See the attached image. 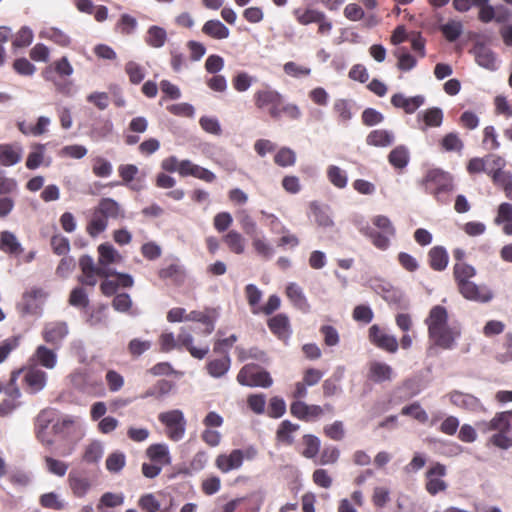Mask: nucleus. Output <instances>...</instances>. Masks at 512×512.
<instances>
[{
  "label": "nucleus",
  "mask_w": 512,
  "mask_h": 512,
  "mask_svg": "<svg viewBox=\"0 0 512 512\" xmlns=\"http://www.w3.org/2000/svg\"><path fill=\"white\" fill-rule=\"evenodd\" d=\"M428 337L432 345L443 350H451L461 336L460 324L449 323V314L442 305L433 306L425 319Z\"/></svg>",
  "instance_id": "f257e3e1"
},
{
  "label": "nucleus",
  "mask_w": 512,
  "mask_h": 512,
  "mask_svg": "<svg viewBox=\"0 0 512 512\" xmlns=\"http://www.w3.org/2000/svg\"><path fill=\"white\" fill-rule=\"evenodd\" d=\"M476 274V268L466 262L453 266V278L462 297L477 303H488L494 298V293L487 285H479L471 280Z\"/></svg>",
  "instance_id": "f03ea898"
},
{
  "label": "nucleus",
  "mask_w": 512,
  "mask_h": 512,
  "mask_svg": "<svg viewBox=\"0 0 512 512\" xmlns=\"http://www.w3.org/2000/svg\"><path fill=\"white\" fill-rule=\"evenodd\" d=\"M511 420L512 410H508L497 412L492 419L478 421L475 425L482 434L495 432L487 440V445L508 450L512 447Z\"/></svg>",
  "instance_id": "7ed1b4c3"
},
{
  "label": "nucleus",
  "mask_w": 512,
  "mask_h": 512,
  "mask_svg": "<svg viewBox=\"0 0 512 512\" xmlns=\"http://www.w3.org/2000/svg\"><path fill=\"white\" fill-rule=\"evenodd\" d=\"M420 185L441 205L450 203L455 188L453 176L440 168L429 169L420 180Z\"/></svg>",
  "instance_id": "20e7f679"
},
{
  "label": "nucleus",
  "mask_w": 512,
  "mask_h": 512,
  "mask_svg": "<svg viewBox=\"0 0 512 512\" xmlns=\"http://www.w3.org/2000/svg\"><path fill=\"white\" fill-rule=\"evenodd\" d=\"M73 73V67L67 57H62L47 66L42 75L45 80L51 81L58 92L68 95L72 89V83L65 78Z\"/></svg>",
  "instance_id": "39448f33"
},
{
  "label": "nucleus",
  "mask_w": 512,
  "mask_h": 512,
  "mask_svg": "<svg viewBox=\"0 0 512 512\" xmlns=\"http://www.w3.org/2000/svg\"><path fill=\"white\" fill-rule=\"evenodd\" d=\"M284 100L283 95L269 85H263L253 94V102L257 109L267 110L273 120H279L278 107Z\"/></svg>",
  "instance_id": "423d86ee"
},
{
  "label": "nucleus",
  "mask_w": 512,
  "mask_h": 512,
  "mask_svg": "<svg viewBox=\"0 0 512 512\" xmlns=\"http://www.w3.org/2000/svg\"><path fill=\"white\" fill-rule=\"evenodd\" d=\"M292 15L298 24L307 26L310 24H317V33L320 35H328L332 30V22L327 15L316 8L312 7H298L293 9Z\"/></svg>",
  "instance_id": "0eeeda50"
},
{
  "label": "nucleus",
  "mask_w": 512,
  "mask_h": 512,
  "mask_svg": "<svg viewBox=\"0 0 512 512\" xmlns=\"http://www.w3.org/2000/svg\"><path fill=\"white\" fill-rule=\"evenodd\" d=\"M98 277H104L101 282V292L106 296H112L120 288H130L134 284L133 277L127 273H117L111 267L98 266Z\"/></svg>",
  "instance_id": "6e6552de"
},
{
  "label": "nucleus",
  "mask_w": 512,
  "mask_h": 512,
  "mask_svg": "<svg viewBox=\"0 0 512 512\" xmlns=\"http://www.w3.org/2000/svg\"><path fill=\"white\" fill-rule=\"evenodd\" d=\"M158 420L165 427V434L170 440L177 442L184 437L186 420L181 410L162 412L158 415Z\"/></svg>",
  "instance_id": "1a4fd4ad"
},
{
  "label": "nucleus",
  "mask_w": 512,
  "mask_h": 512,
  "mask_svg": "<svg viewBox=\"0 0 512 512\" xmlns=\"http://www.w3.org/2000/svg\"><path fill=\"white\" fill-rule=\"evenodd\" d=\"M55 435L76 443L85 436V427L78 417L65 416L58 419L52 426Z\"/></svg>",
  "instance_id": "9d476101"
},
{
  "label": "nucleus",
  "mask_w": 512,
  "mask_h": 512,
  "mask_svg": "<svg viewBox=\"0 0 512 512\" xmlns=\"http://www.w3.org/2000/svg\"><path fill=\"white\" fill-rule=\"evenodd\" d=\"M237 381L243 386L263 388H268L273 383L270 374L254 364L243 366L237 375Z\"/></svg>",
  "instance_id": "9b49d317"
},
{
  "label": "nucleus",
  "mask_w": 512,
  "mask_h": 512,
  "mask_svg": "<svg viewBox=\"0 0 512 512\" xmlns=\"http://www.w3.org/2000/svg\"><path fill=\"white\" fill-rule=\"evenodd\" d=\"M93 482V473L88 472L84 467L73 469L68 476L69 487L74 496L83 497L91 489Z\"/></svg>",
  "instance_id": "f8f14e48"
},
{
  "label": "nucleus",
  "mask_w": 512,
  "mask_h": 512,
  "mask_svg": "<svg viewBox=\"0 0 512 512\" xmlns=\"http://www.w3.org/2000/svg\"><path fill=\"white\" fill-rule=\"evenodd\" d=\"M446 473V466L439 462L434 463L427 470L425 489L431 496L447 490L448 484L442 479Z\"/></svg>",
  "instance_id": "ddd939ff"
},
{
  "label": "nucleus",
  "mask_w": 512,
  "mask_h": 512,
  "mask_svg": "<svg viewBox=\"0 0 512 512\" xmlns=\"http://www.w3.org/2000/svg\"><path fill=\"white\" fill-rule=\"evenodd\" d=\"M290 413L298 420L313 422L324 415V408L317 404H307L304 401H293L290 404Z\"/></svg>",
  "instance_id": "4468645a"
},
{
  "label": "nucleus",
  "mask_w": 512,
  "mask_h": 512,
  "mask_svg": "<svg viewBox=\"0 0 512 512\" xmlns=\"http://www.w3.org/2000/svg\"><path fill=\"white\" fill-rule=\"evenodd\" d=\"M22 369L24 373L23 382L29 393L36 394L45 388L47 384L46 372L31 364Z\"/></svg>",
  "instance_id": "2eb2a0df"
},
{
  "label": "nucleus",
  "mask_w": 512,
  "mask_h": 512,
  "mask_svg": "<svg viewBox=\"0 0 512 512\" xmlns=\"http://www.w3.org/2000/svg\"><path fill=\"white\" fill-rule=\"evenodd\" d=\"M368 337L373 345L386 352L396 353L398 350L399 344L396 337L386 333L376 324L369 328Z\"/></svg>",
  "instance_id": "dca6fc26"
},
{
  "label": "nucleus",
  "mask_w": 512,
  "mask_h": 512,
  "mask_svg": "<svg viewBox=\"0 0 512 512\" xmlns=\"http://www.w3.org/2000/svg\"><path fill=\"white\" fill-rule=\"evenodd\" d=\"M450 402L460 408L473 413H485L486 408L482 402L474 395L460 391L449 393Z\"/></svg>",
  "instance_id": "f3484780"
},
{
  "label": "nucleus",
  "mask_w": 512,
  "mask_h": 512,
  "mask_svg": "<svg viewBox=\"0 0 512 512\" xmlns=\"http://www.w3.org/2000/svg\"><path fill=\"white\" fill-rule=\"evenodd\" d=\"M70 382L78 392L94 396L96 394V381L92 373L77 371L70 375Z\"/></svg>",
  "instance_id": "a211bd4d"
},
{
  "label": "nucleus",
  "mask_w": 512,
  "mask_h": 512,
  "mask_svg": "<svg viewBox=\"0 0 512 512\" xmlns=\"http://www.w3.org/2000/svg\"><path fill=\"white\" fill-rule=\"evenodd\" d=\"M178 173L182 177L193 176L207 183H211L216 179L213 172L192 163L190 160L180 161Z\"/></svg>",
  "instance_id": "6ab92c4d"
},
{
  "label": "nucleus",
  "mask_w": 512,
  "mask_h": 512,
  "mask_svg": "<svg viewBox=\"0 0 512 512\" xmlns=\"http://www.w3.org/2000/svg\"><path fill=\"white\" fill-rule=\"evenodd\" d=\"M270 331L280 340L286 341L291 336L290 320L284 313H279L267 321Z\"/></svg>",
  "instance_id": "aec40b11"
},
{
  "label": "nucleus",
  "mask_w": 512,
  "mask_h": 512,
  "mask_svg": "<svg viewBox=\"0 0 512 512\" xmlns=\"http://www.w3.org/2000/svg\"><path fill=\"white\" fill-rule=\"evenodd\" d=\"M79 267L81 274L78 276V282L81 285L89 286L90 289L96 284V264L89 255H83L79 258Z\"/></svg>",
  "instance_id": "412c9836"
},
{
  "label": "nucleus",
  "mask_w": 512,
  "mask_h": 512,
  "mask_svg": "<svg viewBox=\"0 0 512 512\" xmlns=\"http://www.w3.org/2000/svg\"><path fill=\"white\" fill-rule=\"evenodd\" d=\"M29 364L53 369L57 364V354L46 346L40 345L29 358Z\"/></svg>",
  "instance_id": "4be33fe9"
},
{
  "label": "nucleus",
  "mask_w": 512,
  "mask_h": 512,
  "mask_svg": "<svg viewBox=\"0 0 512 512\" xmlns=\"http://www.w3.org/2000/svg\"><path fill=\"white\" fill-rule=\"evenodd\" d=\"M22 147L18 143L0 144V166L10 167L18 164L22 159Z\"/></svg>",
  "instance_id": "5701e85b"
},
{
  "label": "nucleus",
  "mask_w": 512,
  "mask_h": 512,
  "mask_svg": "<svg viewBox=\"0 0 512 512\" xmlns=\"http://www.w3.org/2000/svg\"><path fill=\"white\" fill-rule=\"evenodd\" d=\"M241 454L233 449L229 454H219L215 459V466L221 473H229L232 470L241 468Z\"/></svg>",
  "instance_id": "b1692460"
},
{
  "label": "nucleus",
  "mask_w": 512,
  "mask_h": 512,
  "mask_svg": "<svg viewBox=\"0 0 512 512\" xmlns=\"http://www.w3.org/2000/svg\"><path fill=\"white\" fill-rule=\"evenodd\" d=\"M68 334L65 322H50L44 327L42 336L47 343L57 344Z\"/></svg>",
  "instance_id": "393cba45"
},
{
  "label": "nucleus",
  "mask_w": 512,
  "mask_h": 512,
  "mask_svg": "<svg viewBox=\"0 0 512 512\" xmlns=\"http://www.w3.org/2000/svg\"><path fill=\"white\" fill-rule=\"evenodd\" d=\"M177 343L179 345V349L181 347H185L191 356L196 359H203L209 352L208 346L203 348H197L193 346V337L185 328H181V331L177 337Z\"/></svg>",
  "instance_id": "a878e982"
},
{
  "label": "nucleus",
  "mask_w": 512,
  "mask_h": 512,
  "mask_svg": "<svg viewBox=\"0 0 512 512\" xmlns=\"http://www.w3.org/2000/svg\"><path fill=\"white\" fill-rule=\"evenodd\" d=\"M423 103L424 98L420 95L407 98L401 93H396L391 97V104L403 109L407 114L414 113Z\"/></svg>",
  "instance_id": "bb28decb"
},
{
  "label": "nucleus",
  "mask_w": 512,
  "mask_h": 512,
  "mask_svg": "<svg viewBox=\"0 0 512 512\" xmlns=\"http://www.w3.org/2000/svg\"><path fill=\"white\" fill-rule=\"evenodd\" d=\"M0 251L10 255H20L23 253V248L16 235L5 230L0 232Z\"/></svg>",
  "instance_id": "cd10ccee"
},
{
  "label": "nucleus",
  "mask_w": 512,
  "mask_h": 512,
  "mask_svg": "<svg viewBox=\"0 0 512 512\" xmlns=\"http://www.w3.org/2000/svg\"><path fill=\"white\" fill-rule=\"evenodd\" d=\"M429 266L434 271H443L447 268L449 256L442 246H435L428 252Z\"/></svg>",
  "instance_id": "c85d7f7f"
},
{
  "label": "nucleus",
  "mask_w": 512,
  "mask_h": 512,
  "mask_svg": "<svg viewBox=\"0 0 512 512\" xmlns=\"http://www.w3.org/2000/svg\"><path fill=\"white\" fill-rule=\"evenodd\" d=\"M393 369L386 363L373 361L369 365L368 377L370 380L381 383L392 379Z\"/></svg>",
  "instance_id": "c756f323"
},
{
  "label": "nucleus",
  "mask_w": 512,
  "mask_h": 512,
  "mask_svg": "<svg viewBox=\"0 0 512 512\" xmlns=\"http://www.w3.org/2000/svg\"><path fill=\"white\" fill-rule=\"evenodd\" d=\"M98 254V266L100 267H110V264L122 261V256L110 243H103L99 245Z\"/></svg>",
  "instance_id": "7c9ffc66"
},
{
  "label": "nucleus",
  "mask_w": 512,
  "mask_h": 512,
  "mask_svg": "<svg viewBox=\"0 0 512 512\" xmlns=\"http://www.w3.org/2000/svg\"><path fill=\"white\" fill-rule=\"evenodd\" d=\"M231 366V359L227 352L221 358L212 359L206 363L208 374L214 378L224 376Z\"/></svg>",
  "instance_id": "2f4dec72"
},
{
  "label": "nucleus",
  "mask_w": 512,
  "mask_h": 512,
  "mask_svg": "<svg viewBox=\"0 0 512 512\" xmlns=\"http://www.w3.org/2000/svg\"><path fill=\"white\" fill-rule=\"evenodd\" d=\"M174 386L172 381L161 379L148 388L140 397L142 399L153 397L156 400H162L173 390Z\"/></svg>",
  "instance_id": "473e14b6"
},
{
  "label": "nucleus",
  "mask_w": 512,
  "mask_h": 512,
  "mask_svg": "<svg viewBox=\"0 0 512 512\" xmlns=\"http://www.w3.org/2000/svg\"><path fill=\"white\" fill-rule=\"evenodd\" d=\"M311 214L314 221L321 227L333 226V220L330 216V208L327 205H322L316 201H313L309 205Z\"/></svg>",
  "instance_id": "72a5a7b5"
},
{
  "label": "nucleus",
  "mask_w": 512,
  "mask_h": 512,
  "mask_svg": "<svg viewBox=\"0 0 512 512\" xmlns=\"http://www.w3.org/2000/svg\"><path fill=\"white\" fill-rule=\"evenodd\" d=\"M158 276L162 280L170 279L175 285H182L185 281V270L177 263H172L158 271Z\"/></svg>",
  "instance_id": "f704fd0d"
},
{
  "label": "nucleus",
  "mask_w": 512,
  "mask_h": 512,
  "mask_svg": "<svg viewBox=\"0 0 512 512\" xmlns=\"http://www.w3.org/2000/svg\"><path fill=\"white\" fill-rule=\"evenodd\" d=\"M475 59L480 66L488 70L494 71L497 69V59L494 52L484 45L475 47Z\"/></svg>",
  "instance_id": "c9c22d12"
},
{
  "label": "nucleus",
  "mask_w": 512,
  "mask_h": 512,
  "mask_svg": "<svg viewBox=\"0 0 512 512\" xmlns=\"http://www.w3.org/2000/svg\"><path fill=\"white\" fill-rule=\"evenodd\" d=\"M366 142L370 146L387 147L393 144L394 135L388 130L376 129L367 135Z\"/></svg>",
  "instance_id": "e433bc0d"
},
{
  "label": "nucleus",
  "mask_w": 512,
  "mask_h": 512,
  "mask_svg": "<svg viewBox=\"0 0 512 512\" xmlns=\"http://www.w3.org/2000/svg\"><path fill=\"white\" fill-rule=\"evenodd\" d=\"M202 32L213 39H226L229 37V29L219 20H208L202 26Z\"/></svg>",
  "instance_id": "4c0bfd02"
},
{
  "label": "nucleus",
  "mask_w": 512,
  "mask_h": 512,
  "mask_svg": "<svg viewBox=\"0 0 512 512\" xmlns=\"http://www.w3.org/2000/svg\"><path fill=\"white\" fill-rule=\"evenodd\" d=\"M360 232L368 237L372 244L380 249V250H386L390 246V235L384 233V232H378L374 228L370 226H364L360 229Z\"/></svg>",
  "instance_id": "58836bf2"
},
{
  "label": "nucleus",
  "mask_w": 512,
  "mask_h": 512,
  "mask_svg": "<svg viewBox=\"0 0 512 512\" xmlns=\"http://www.w3.org/2000/svg\"><path fill=\"white\" fill-rule=\"evenodd\" d=\"M285 293L287 298L295 307L301 310H308L309 303L303 293L302 288L298 284L289 283L286 287Z\"/></svg>",
  "instance_id": "ea45409f"
},
{
  "label": "nucleus",
  "mask_w": 512,
  "mask_h": 512,
  "mask_svg": "<svg viewBox=\"0 0 512 512\" xmlns=\"http://www.w3.org/2000/svg\"><path fill=\"white\" fill-rule=\"evenodd\" d=\"M124 499L125 496L122 492H106L100 497L98 501V511L111 512L109 511L110 509L122 506L124 503Z\"/></svg>",
  "instance_id": "a19ab883"
},
{
  "label": "nucleus",
  "mask_w": 512,
  "mask_h": 512,
  "mask_svg": "<svg viewBox=\"0 0 512 512\" xmlns=\"http://www.w3.org/2000/svg\"><path fill=\"white\" fill-rule=\"evenodd\" d=\"M147 457L160 465H168L171 462L168 447L165 444H152L146 450Z\"/></svg>",
  "instance_id": "79ce46f5"
},
{
  "label": "nucleus",
  "mask_w": 512,
  "mask_h": 512,
  "mask_svg": "<svg viewBox=\"0 0 512 512\" xmlns=\"http://www.w3.org/2000/svg\"><path fill=\"white\" fill-rule=\"evenodd\" d=\"M299 428L298 424L292 423L289 420L282 421L276 431L277 441L285 445H292L294 443L292 434L298 431Z\"/></svg>",
  "instance_id": "37998d69"
},
{
  "label": "nucleus",
  "mask_w": 512,
  "mask_h": 512,
  "mask_svg": "<svg viewBox=\"0 0 512 512\" xmlns=\"http://www.w3.org/2000/svg\"><path fill=\"white\" fill-rule=\"evenodd\" d=\"M112 102L116 107H123L125 100L119 88H111L109 93H98V109H105Z\"/></svg>",
  "instance_id": "c03bdc74"
},
{
  "label": "nucleus",
  "mask_w": 512,
  "mask_h": 512,
  "mask_svg": "<svg viewBox=\"0 0 512 512\" xmlns=\"http://www.w3.org/2000/svg\"><path fill=\"white\" fill-rule=\"evenodd\" d=\"M389 163L396 169H404L409 162V152L408 149L399 145L392 149L388 155Z\"/></svg>",
  "instance_id": "a18cd8bd"
},
{
  "label": "nucleus",
  "mask_w": 512,
  "mask_h": 512,
  "mask_svg": "<svg viewBox=\"0 0 512 512\" xmlns=\"http://www.w3.org/2000/svg\"><path fill=\"white\" fill-rule=\"evenodd\" d=\"M98 212L105 218L118 219L124 216L119 204L110 198H104L99 202Z\"/></svg>",
  "instance_id": "49530a36"
},
{
  "label": "nucleus",
  "mask_w": 512,
  "mask_h": 512,
  "mask_svg": "<svg viewBox=\"0 0 512 512\" xmlns=\"http://www.w3.org/2000/svg\"><path fill=\"white\" fill-rule=\"evenodd\" d=\"M224 243L229 250L235 254H242L245 251V238L236 230H230L223 237Z\"/></svg>",
  "instance_id": "de8ad7c7"
},
{
  "label": "nucleus",
  "mask_w": 512,
  "mask_h": 512,
  "mask_svg": "<svg viewBox=\"0 0 512 512\" xmlns=\"http://www.w3.org/2000/svg\"><path fill=\"white\" fill-rule=\"evenodd\" d=\"M6 398H4L0 403V416L6 417L10 415L13 411H15L21 404L20 390H13L12 394H5Z\"/></svg>",
  "instance_id": "09e8293b"
},
{
  "label": "nucleus",
  "mask_w": 512,
  "mask_h": 512,
  "mask_svg": "<svg viewBox=\"0 0 512 512\" xmlns=\"http://www.w3.org/2000/svg\"><path fill=\"white\" fill-rule=\"evenodd\" d=\"M166 40V30L156 25H153L148 29L145 37V42L153 48H160L164 46Z\"/></svg>",
  "instance_id": "8fccbe9b"
},
{
  "label": "nucleus",
  "mask_w": 512,
  "mask_h": 512,
  "mask_svg": "<svg viewBox=\"0 0 512 512\" xmlns=\"http://www.w3.org/2000/svg\"><path fill=\"white\" fill-rule=\"evenodd\" d=\"M87 287L85 285L75 287L70 293L69 304L80 309L87 308L89 304Z\"/></svg>",
  "instance_id": "3c124183"
},
{
  "label": "nucleus",
  "mask_w": 512,
  "mask_h": 512,
  "mask_svg": "<svg viewBox=\"0 0 512 512\" xmlns=\"http://www.w3.org/2000/svg\"><path fill=\"white\" fill-rule=\"evenodd\" d=\"M246 300L253 314H258L259 303L262 298V291L255 284H247L244 288Z\"/></svg>",
  "instance_id": "603ef678"
},
{
  "label": "nucleus",
  "mask_w": 512,
  "mask_h": 512,
  "mask_svg": "<svg viewBox=\"0 0 512 512\" xmlns=\"http://www.w3.org/2000/svg\"><path fill=\"white\" fill-rule=\"evenodd\" d=\"M45 148L46 144L41 143L32 146L33 151L28 154L25 163L29 170H35L43 163Z\"/></svg>",
  "instance_id": "864d4df0"
},
{
  "label": "nucleus",
  "mask_w": 512,
  "mask_h": 512,
  "mask_svg": "<svg viewBox=\"0 0 512 512\" xmlns=\"http://www.w3.org/2000/svg\"><path fill=\"white\" fill-rule=\"evenodd\" d=\"M139 508L144 512H167V509L161 508L160 501L153 493H146L138 500Z\"/></svg>",
  "instance_id": "5fc2aeb1"
},
{
  "label": "nucleus",
  "mask_w": 512,
  "mask_h": 512,
  "mask_svg": "<svg viewBox=\"0 0 512 512\" xmlns=\"http://www.w3.org/2000/svg\"><path fill=\"white\" fill-rule=\"evenodd\" d=\"M56 411L54 409L42 410L36 418L37 437L42 438V434L54 422Z\"/></svg>",
  "instance_id": "6e6d98bb"
},
{
  "label": "nucleus",
  "mask_w": 512,
  "mask_h": 512,
  "mask_svg": "<svg viewBox=\"0 0 512 512\" xmlns=\"http://www.w3.org/2000/svg\"><path fill=\"white\" fill-rule=\"evenodd\" d=\"M21 340V335H13L0 343V364L6 361L9 355L20 346Z\"/></svg>",
  "instance_id": "4d7b16f0"
},
{
  "label": "nucleus",
  "mask_w": 512,
  "mask_h": 512,
  "mask_svg": "<svg viewBox=\"0 0 512 512\" xmlns=\"http://www.w3.org/2000/svg\"><path fill=\"white\" fill-rule=\"evenodd\" d=\"M440 145L442 149L446 152H461L464 147L463 141L455 132H450L446 134L442 138Z\"/></svg>",
  "instance_id": "13d9d810"
},
{
  "label": "nucleus",
  "mask_w": 512,
  "mask_h": 512,
  "mask_svg": "<svg viewBox=\"0 0 512 512\" xmlns=\"http://www.w3.org/2000/svg\"><path fill=\"white\" fill-rule=\"evenodd\" d=\"M333 111L341 123H348L352 118L350 102L346 99H337L333 104Z\"/></svg>",
  "instance_id": "bf43d9fd"
},
{
  "label": "nucleus",
  "mask_w": 512,
  "mask_h": 512,
  "mask_svg": "<svg viewBox=\"0 0 512 512\" xmlns=\"http://www.w3.org/2000/svg\"><path fill=\"white\" fill-rule=\"evenodd\" d=\"M327 177L329 181L339 189L345 188L348 182L346 172L335 165L328 167Z\"/></svg>",
  "instance_id": "052dcab7"
},
{
  "label": "nucleus",
  "mask_w": 512,
  "mask_h": 512,
  "mask_svg": "<svg viewBox=\"0 0 512 512\" xmlns=\"http://www.w3.org/2000/svg\"><path fill=\"white\" fill-rule=\"evenodd\" d=\"M238 220L242 230L250 238L258 234L257 223L246 210H242L238 213Z\"/></svg>",
  "instance_id": "680f3d73"
},
{
  "label": "nucleus",
  "mask_w": 512,
  "mask_h": 512,
  "mask_svg": "<svg viewBox=\"0 0 512 512\" xmlns=\"http://www.w3.org/2000/svg\"><path fill=\"white\" fill-rule=\"evenodd\" d=\"M185 321L200 322L203 324L205 327L203 333L205 335L211 334L214 330V323L212 319L201 311H191L185 316Z\"/></svg>",
  "instance_id": "e2e57ef3"
},
{
  "label": "nucleus",
  "mask_w": 512,
  "mask_h": 512,
  "mask_svg": "<svg viewBox=\"0 0 512 512\" xmlns=\"http://www.w3.org/2000/svg\"><path fill=\"white\" fill-rule=\"evenodd\" d=\"M303 443L305 448L302 452V455L308 459L315 458L320 449V440L318 437L311 434H306L303 436Z\"/></svg>",
  "instance_id": "0e129e2a"
},
{
  "label": "nucleus",
  "mask_w": 512,
  "mask_h": 512,
  "mask_svg": "<svg viewBox=\"0 0 512 512\" xmlns=\"http://www.w3.org/2000/svg\"><path fill=\"white\" fill-rule=\"evenodd\" d=\"M125 72L129 77V81L135 85L140 84L145 78L144 68L134 61H129L125 64Z\"/></svg>",
  "instance_id": "69168bd1"
},
{
  "label": "nucleus",
  "mask_w": 512,
  "mask_h": 512,
  "mask_svg": "<svg viewBox=\"0 0 512 512\" xmlns=\"http://www.w3.org/2000/svg\"><path fill=\"white\" fill-rule=\"evenodd\" d=\"M425 127H439L443 121V113L440 108L433 107L422 113Z\"/></svg>",
  "instance_id": "338daca9"
},
{
  "label": "nucleus",
  "mask_w": 512,
  "mask_h": 512,
  "mask_svg": "<svg viewBox=\"0 0 512 512\" xmlns=\"http://www.w3.org/2000/svg\"><path fill=\"white\" fill-rule=\"evenodd\" d=\"M105 464L109 472L118 473L126 464L125 454L119 451L113 452L107 457Z\"/></svg>",
  "instance_id": "774afa93"
}]
</instances>
